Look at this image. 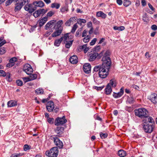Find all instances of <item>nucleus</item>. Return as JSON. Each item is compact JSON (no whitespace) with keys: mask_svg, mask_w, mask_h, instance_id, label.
Returning a JSON list of instances; mask_svg holds the SVG:
<instances>
[{"mask_svg":"<svg viewBox=\"0 0 157 157\" xmlns=\"http://www.w3.org/2000/svg\"><path fill=\"white\" fill-rule=\"evenodd\" d=\"M125 29V28L123 26H121L119 27V29L118 30L121 31Z\"/></svg>","mask_w":157,"mask_h":157,"instance_id":"obj_64","label":"nucleus"},{"mask_svg":"<svg viewBox=\"0 0 157 157\" xmlns=\"http://www.w3.org/2000/svg\"><path fill=\"white\" fill-rule=\"evenodd\" d=\"M7 105L9 107H13L17 105V102L14 100H10L8 102Z\"/></svg>","mask_w":157,"mask_h":157,"instance_id":"obj_27","label":"nucleus"},{"mask_svg":"<svg viewBox=\"0 0 157 157\" xmlns=\"http://www.w3.org/2000/svg\"><path fill=\"white\" fill-rule=\"evenodd\" d=\"M82 28H80L79 29L76 31L75 34V36L76 37H79L81 35V31L82 30Z\"/></svg>","mask_w":157,"mask_h":157,"instance_id":"obj_44","label":"nucleus"},{"mask_svg":"<svg viewBox=\"0 0 157 157\" xmlns=\"http://www.w3.org/2000/svg\"><path fill=\"white\" fill-rule=\"evenodd\" d=\"M28 0H16V1L17 3L16 4L14 9L15 11V12L19 11L22 8V6L28 2Z\"/></svg>","mask_w":157,"mask_h":157,"instance_id":"obj_4","label":"nucleus"},{"mask_svg":"<svg viewBox=\"0 0 157 157\" xmlns=\"http://www.w3.org/2000/svg\"><path fill=\"white\" fill-rule=\"evenodd\" d=\"M125 109L126 110L130 112L132 111V107H131L126 106L125 108Z\"/></svg>","mask_w":157,"mask_h":157,"instance_id":"obj_55","label":"nucleus"},{"mask_svg":"<svg viewBox=\"0 0 157 157\" xmlns=\"http://www.w3.org/2000/svg\"><path fill=\"white\" fill-rule=\"evenodd\" d=\"M67 122L65 116L62 117L56 118L55 121V125L56 126L61 125Z\"/></svg>","mask_w":157,"mask_h":157,"instance_id":"obj_8","label":"nucleus"},{"mask_svg":"<svg viewBox=\"0 0 157 157\" xmlns=\"http://www.w3.org/2000/svg\"><path fill=\"white\" fill-rule=\"evenodd\" d=\"M31 146H30V145H29L27 144H25L24 146V150L25 151H27L28 150H30L31 149Z\"/></svg>","mask_w":157,"mask_h":157,"instance_id":"obj_42","label":"nucleus"},{"mask_svg":"<svg viewBox=\"0 0 157 157\" xmlns=\"http://www.w3.org/2000/svg\"><path fill=\"white\" fill-rule=\"evenodd\" d=\"M100 136L101 137L102 139H105L108 136V134L107 133H103L101 132H100Z\"/></svg>","mask_w":157,"mask_h":157,"instance_id":"obj_41","label":"nucleus"},{"mask_svg":"<svg viewBox=\"0 0 157 157\" xmlns=\"http://www.w3.org/2000/svg\"><path fill=\"white\" fill-rule=\"evenodd\" d=\"M23 70L28 75L31 74L33 71V68L29 64H26L24 65Z\"/></svg>","mask_w":157,"mask_h":157,"instance_id":"obj_10","label":"nucleus"},{"mask_svg":"<svg viewBox=\"0 0 157 157\" xmlns=\"http://www.w3.org/2000/svg\"><path fill=\"white\" fill-rule=\"evenodd\" d=\"M58 148L56 147H52L46 152V155L49 157H56L58 155Z\"/></svg>","mask_w":157,"mask_h":157,"instance_id":"obj_3","label":"nucleus"},{"mask_svg":"<svg viewBox=\"0 0 157 157\" xmlns=\"http://www.w3.org/2000/svg\"><path fill=\"white\" fill-rule=\"evenodd\" d=\"M56 31L52 34L53 37H56L60 35L63 30V28H61L59 29H56Z\"/></svg>","mask_w":157,"mask_h":157,"instance_id":"obj_17","label":"nucleus"},{"mask_svg":"<svg viewBox=\"0 0 157 157\" xmlns=\"http://www.w3.org/2000/svg\"><path fill=\"white\" fill-rule=\"evenodd\" d=\"M109 52H106L102 58L101 65L96 66L94 68V71H99V77L101 78H106L109 74V71L111 64L110 57L108 56Z\"/></svg>","mask_w":157,"mask_h":157,"instance_id":"obj_1","label":"nucleus"},{"mask_svg":"<svg viewBox=\"0 0 157 157\" xmlns=\"http://www.w3.org/2000/svg\"><path fill=\"white\" fill-rule=\"evenodd\" d=\"M48 20L47 17H45L39 20V25L40 27H42L46 22Z\"/></svg>","mask_w":157,"mask_h":157,"instance_id":"obj_22","label":"nucleus"},{"mask_svg":"<svg viewBox=\"0 0 157 157\" xmlns=\"http://www.w3.org/2000/svg\"><path fill=\"white\" fill-rule=\"evenodd\" d=\"M97 40V39L96 38H94L91 41V42L90 43V45H94L95 44V43L96 41Z\"/></svg>","mask_w":157,"mask_h":157,"instance_id":"obj_52","label":"nucleus"},{"mask_svg":"<svg viewBox=\"0 0 157 157\" xmlns=\"http://www.w3.org/2000/svg\"><path fill=\"white\" fill-rule=\"evenodd\" d=\"M143 20L144 22H146V23H148V18L146 14H145L143 15Z\"/></svg>","mask_w":157,"mask_h":157,"instance_id":"obj_47","label":"nucleus"},{"mask_svg":"<svg viewBox=\"0 0 157 157\" xmlns=\"http://www.w3.org/2000/svg\"><path fill=\"white\" fill-rule=\"evenodd\" d=\"M38 10L39 11L40 14H44L48 11V9H46V10H45L44 9H42Z\"/></svg>","mask_w":157,"mask_h":157,"instance_id":"obj_43","label":"nucleus"},{"mask_svg":"<svg viewBox=\"0 0 157 157\" xmlns=\"http://www.w3.org/2000/svg\"><path fill=\"white\" fill-rule=\"evenodd\" d=\"M16 83L18 86H21L23 85L22 82L20 80H17L16 81Z\"/></svg>","mask_w":157,"mask_h":157,"instance_id":"obj_51","label":"nucleus"},{"mask_svg":"<svg viewBox=\"0 0 157 157\" xmlns=\"http://www.w3.org/2000/svg\"><path fill=\"white\" fill-rule=\"evenodd\" d=\"M50 139L53 140L55 145L59 148H62L63 146V144L62 142L57 137L53 136H51Z\"/></svg>","mask_w":157,"mask_h":157,"instance_id":"obj_5","label":"nucleus"},{"mask_svg":"<svg viewBox=\"0 0 157 157\" xmlns=\"http://www.w3.org/2000/svg\"><path fill=\"white\" fill-rule=\"evenodd\" d=\"M63 23V21L62 20H60L58 21L56 24L55 26L56 29H59L61 28H63L61 25Z\"/></svg>","mask_w":157,"mask_h":157,"instance_id":"obj_30","label":"nucleus"},{"mask_svg":"<svg viewBox=\"0 0 157 157\" xmlns=\"http://www.w3.org/2000/svg\"><path fill=\"white\" fill-rule=\"evenodd\" d=\"M116 2L117 4L119 6L121 5L123 2L122 0H116Z\"/></svg>","mask_w":157,"mask_h":157,"instance_id":"obj_56","label":"nucleus"},{"mask_svg":"<svg viewBox=\"0 0 157 157\" xmlns=\"http://www.w3.org/2000/svg\"><path fill=\"white\" fill-rule=\"evenodd\" d=\"M124 88L122 87L120 90V91L117 93H113V96L115 98H118L121 97L123 94Z\"/></svg>","mask_w":157,"mask_h":157,"instance_id":"obj_16","label":"nucleus"},{"mask_svg":"<svg viewBox=\"0 0 157 157\" xmlns=\"http://www.w3.org/2000/svg\"><path fill=\"white\" fill-rule=\"evenodd\" d=\"M87 27L88 28H93L92 23L91 22H88L87 24Z\"/></svg>","mask_w":157,"mask_h":157,"instance_id":"obj_59","label":"nucleus"},{"mask_svg":"<svg viewBox=\"0 0 157 157\" xmlns=\"http://www.w3.org/2000/svg\"><path fill=\"white\" fill-rule=\"evenodd\" d=\"M35 28L36 26H35L32 27L29 30L30 32L31 33L33 32V30H35Z\"/></svg>","mask_w":157,"mask_h":157,"instance_id":"obj_63","label":"nucleus"},{"mask_svg":"<svg viewBox=\"0 0 157 157\" xmlns=\"http://www.w3.org/2000/svg\"><path fill=\"white\" fill-rule=\"evenodd\" d=\"M68 6L67 4H65L62 6L60 9V11L63 13H66L68 11Z\"/></svg>","mask_w":157,"mask_h":157,"instance_id":"obj_23","label":"nucleus"},{"mask_svg":"<svg viewBox=\"0 0 157 157\" xmlns=\"http://www.w3.org/2000/svg\"><path fill=\"white\" fill-rule=\"evenodd\" d=\"M141 3L142 5L144 6H145L147 4V3L145 0H142Z\"/></svg>","mask_w":157,"mask_h":157,"instance_id":"obj_61","label":"nucleus"},{"mask_svg":"<svg viewBox=\"0 0 157 157\" xmlns=\"http://www.w3.org/2000/svg\"><path fill=\"white\" fill-rule=\"evenodd\" d=\"M54 131L57 134V136L60 137L64 133V128L62 126H58L54 129Z\"/></svg>","mask_w":157,"mask_h":157,"instance_id":"obj_9","label":"nucleus"},{"mask_svg":"<svg viewBox=\"0 0 157 157\" xmlns=\"http://www.w3.org/2000/svg\"><path fill=\"white\" fill-rule=\"evenodd\" d=\"M17 60V58L16 57H13L11 58L9 60V62L13 64L14 65L15 64V62H16Z\"/></svg>","mask_w":157,"mask_h":157,"instance_id":"obj_40","label":"nucleus"},{"mask_svg":"<svg viewBox=\"0 0 157 157\" xmlns=\"http://www.w3.org/2000/svg\"><path fill=\"white\" fill-rule=\"evenodd\" d=\"M6 76V73L3 70H0V76L5 77Z\"/></svg>","mask_w":157,"mask_h":157,"instance_id":"obj_48","label":"nucleus"},{"mask_svg":"<svg viewBox=\"0 0 157 157\" xmlns=\"http://www.w3.org/2000/svg\"><path fill=\"white\" fill-rule=\"evenodd\" d=\"M22 79L25 83L31 81L29 76L22 78Z\"/></svg>","mask_w":157,"mask_h":157,"instance_id":"obj_49","label":"nucleus"},{"mask_svg":"<svg viewBox=\"0 0 157 157\" xmlns=\"http://www.w3.org/2000/svg\"><path fill=\"white\" fill-rule=\"evenodd\" d=\"M75 19V17H71L65 23V25L67 26H70L71 25V23L73 22Z\"/></svg>","mask_w":157,"mask_h":157,"instance_id":"obj_29","label":"nucleus"},{"mask_svg":"<svg viewBox=\"0 0 157 157\" xmlns=\"http://www.w3.org/2000/svg\"><path fill=\"white\" fill-rule=\"evenodd\" d=\"M56 21L55 20H52L48 22L45 26V29L46 30H47L49 28L52 27L53 26V24Z\"/></svg>","mask_w":157,"mask_h":157,"instance_id":"obj_18","label":"nucleus"},{"mask_svg":"<svg viewBox=\"0 0 157 157\" xmlns=\"http://www.w3.org/2000/svg\"><path fill=\"white\" fill-rule=\"evenodd\" d=\"M98 53H91L89 55V60L90 61H92L94 60L98 56Z\"/></svg>","mask_w":157,"mask_h":157,"instance_id":"obj_21","label":"nucleus"},{"mask_svg":"<svg viewBox=\"0 0 157 157\" xmlns=\"http://www.w3.org/2000/svg\"><path fill=\"white\" fill-rule=\"evenodd\" d=\"M40 13L38 10L36 11L33 13V15L35 17H38L40 15Z\"/></svg>","mask_w":157,"mask_h":157,"instance_id":"obj_45","label":"nucleus"},{"mask_svg":"<svg viewBox=\"0 0 157 157\" xmlns=\"http://www.w3.org/2000/svg\"><path fill=\"white\" fill-rule=\"evenodd\" d=\"M151 29L154 30H157V26L155 25H153L151 26Z\"/></svg>","mask_w":157,"mask_h":157,"instance_id":"obj_57","label":"nucleus"},{"mask_svg":"<svg viewBox=\"0 0 157 157\" xmlns=\"http://www.w3.org/2000/svg\"><path fill=\"white\" fill-rule=\"evenodd\" d=\"M135 115L140 117H146L147 116L148 111L144 108H140L135 110Z\"/></svg>","mask_w":157,"mask_h":157,"instance_id":"obj_2","label":"nucleus"},{"mask_svg":"<svg viewBox=\"0 0 157 157\" xmlns=\"http://www.w3.org/2000/svg\"><path fill=\"white\" fill-rule=\"evenodd\" d=\"M6 43V41L5 40H2L0 42V47L4 45Z\"/></svg>","mask_w":157,"mask_h":157,"instance_id":"obj_58","label":"nucleus"},{"mask_svg":"<svg viewBox=\"0 0 157 157\" xmlns=\"http://www.w3.org/2000/svg\"><path fill=\"white\" fill-rule=\"evenodd\" d=\"M117 83L116 80L114 79H113L110 80L109 83L107 85H109V86L112 88H115L117 85Z\"/></svg>","mask_w":157,"mask_h":157,"instance_id":"obj_24","label":"nucleus"},{"mask_svg":"<svg viewBox=\"0 0 157 157\" xmlns=\"http://www.w3.org/2000/svg\"><path fill=\"white\" fill-rule=\"evenodd\" d=\"M54 14V12L52 11H50L47 14V17H51Z\"/></svg>","mask_w":157,"mask_h":157,"instance_id":"obj_53","label":"nucleus"},{"mask_svg":"<svg viewBox=\"0 0 157 157\" xmlns=\"http://www.w3.org/2000/svg\"><path fill=\"white\" fill-rule=\"evenodd\" d=\"M96 16L98 17H101L102 18L105 19L106 17V15L101 11H98L96 13Z\"/></svg>","mask_w":157,"mask_h":157,"instance_id":"obj_25","label":"nucleus"},{"mask_svg":"<svg viewBox=\"0 0 157 157\" xmlns=\"http://www.w3.org/2000/svg\"><path fill=\"white\" fill-rule=\"evenodd\" d=\"M87 34V31L86 30H84L82 34V37H83L86 36Z\"/></svg>","mask_w":157,"mask_h":157,"instance_id":"obj_62","label":"nucleus"},{"mask_svg":"<svg viewBox=\"0 0 157 157\" xmlns=\"http://www.w3.org/2000/svg\"><path fill=\"white\" fill-rule=\"evenodd\" d=\"M28 0V2L24 5L25 6L24 7V9L26 11H28L29 13H32L34 11V9L32 7V4H29L30 0Z\"/></svg>","mask_w":157,"mask_h":157,"instance_id":"obj_11","label":"nucleus"},{"mask_svg":"<svg viewBox=\"0 0 157 157\" xmlns=\"http://www.w3.org/2000/svg\"><path fill=\"white\" fill-rule=\"evenodd\" d=\"M87 44H85L82 46H79L77 50L79 52L83 51L85 53H86L89 50V48L87 47Z\"/></svg>","mask_w":157,"mask_h":157,"instance_id":"obj_13","label":"nucleus"},{"mask_svg":"<svg viewBox=\"0 0 157 157\" xmlns=\"http://www.w3.org/2000/svg\"><path fill=\"white\" fill-rule=\"evenodd\" d=\"M78 27V26L77 25V23L75 24L72 27L71 31V33H74L75 32V30L77 29V28Z\"/></svg>","mask_w":157,"mask_h":157,"instance_id":"obj_39","label":"nucleus"},{"mask_svg":"<svg viewBox=\"0 0 157 157\" xmlns=\"http://www.w3.org/2000/svg\"><path fill=\"white\" fill-rule=\"evenodd\" d=\"M123 5L126 7H127L131 4V2L128 0H124L123 1Z\"/></svg>","mask_w":157,"mask_h":157,"instance_id":"obj_34","label":"nucleus"},{"mask_svg":"<svg viewBox=\"0 0 157 157\" xmlns=\"http://www.w3.org/2000/svg\"><path fill=\"white\" fill-rule=\"evenodd\" d=\"M118 154L120 157H124L126 155L125 151L122 150H119L118 152Z\"/></svg>","mask_w":157,"mask_h":157,"instance_id":"obj_33","label":"nucleus"},{"mask_svg":"<svg viewBox=\"0 0 157 157\" xmlns=\"http://www.w3.org/2000/svg\"><path fill=\"white\" fill-rule=\"evenodd\" d=\"M60 6V4L58 3H52L51 5V7L52 8H56V9H58Z\"/></svg>","mask_w":157,"mask_h":157,"instance_id":"obj_35","label":"nucleus"},{"mask_svg":"<svg viewBox=\"0 0 157 157\" xmlns=\"http://www.w3.org/2000/svg\"><path fill=\"white\" fill-rule=\"evenodd\" d=\"M29 77L31 81L33 80L36 79L38 75H39L38 73L36 72V73L29 75Z\"/></svg>","mask_w":157,"mask_h":157,"instance_id":"obj_32","label":"nucleus"},{"mask_svg":"<svg viewBox=\"0 0 157 157\" xmlns=\"http://www.w3.org/2000/svg\"><path fill=\"white\" fill-rule=\"evenodd\" d=\"M89 38L90 37L88 36H86L83 39V41L85 43L88 42L89 40Z\"/></svg>","mask_w":157,"mask_h":157,"instance_id":"obj_50","label":"nucleus"},{"mask_svg":"<svg viewBox=\"0 0 157 157\" xmlns=\"http://www.w3.org/2000/svg\"><path fill=\"white\" fill-rule=\"evenodd\" d=\"M144 119L142 120L143 123H145L146 124H149L150 123H154V121L153 118L150 116H148L144 117Z\"/></svg>","mask_w":157,"mask_h":157,"instance_id":"obj_12","label":"nucleus"},{"mask_svg":"<svg viewBox=\"0 0 157 157\" xmlns=\"http://www.w3.org/2000/svg\"><path fill=\"white\" fill-rule=\"evenodd\" d=\"M46 108L48 111L49 112L54 111L55 112H56L58 110V109L57 108L54 109V103L52 101H50L48 102Z\"/></svg>","mask_w":157,"mask_h":157,"instance_id":"obj_7","label":"nucleus"},{"mask_svg":"<svg viewBox=\"0 0 157 157\" xmlns=\"http://www.w3.org/2000/svg\"><path fill=\"white\" fill-rule=\"evenodd\" d=\"M149 100L154 104L157 103V94L155 93L151 94L150 96Z\"/></svg>","mask_w":157,"mask_h":157,"instance_id":"obj_15","label":"nucleus"},{"mask_svg":"<svg viewBox=\"0 0 157 157\" xmlns=\"http://www.w3.org/2000/svg\"><path fill=\"white\" fill-rule=\"evenodd\" d=\"M91 68V66L89 63H86L83 66V70L86 73H89L90 72Z\"/></svg>","mask_w":157,"mask_h":157,"instance_id":"obj_14","label":"nucleus"},{"mask_svg":"<svg viewBox=\"0 0 157 157\" xmlns=\"http://www.w3.org/2000/svg\"><path fill=\"white\" fill-rule=\"evenodd\" d=\"M63 40V37H62L60 38L59 39H57L55 40L54 43V45L57 47L59 46L61 42Z\"/></svg>","mask_w":157,"mask_h":157,"instance_id":"obj_28","label":"nucleus"},{"mask_svg":"<svg viewBox=\"0 0 157 157\" xmlns=\"http://www.w3.org/2000/svg\"><path fill=\"white\" fill-rule=\"evenodd\" d=\"M86 22V20L84 19H78L77 20V24L82 25V23L84 24Z\"/></svg>","mask_w":157,"mask_h":157,"instance_id":"obj_36","label":"nucleus"},{"mask_svg":"<svg viewBox=\"0 0 157 157\" xmlns=\"http://www.w3.org/2000/svg\"><path fill=\"white\" fill-rule=\"evenodd\" d=\"M69 33H67L65 34L63 37V40L64 43H66V42H67L69 41H71L70 38L68 35Z\"/></svg>","mask_w":157,"mask_h":157,"instance_id":"obj_31","label":"nucleus"},{"mask_svg":"<svg viewBox=\"0 0 157 157\" xmlns=\"http://www.w3.org/2000/svg\"><path fill=\"white\" fill-rule=\"evenodd\" d=\"M33 4L36 6L40 7H42L44 6V3L41 1L34 2L33 3Z\"/></svg>","mask_w":157,"mask_h":157,"instance_id":"obj_19","label":"nucleus"},{"mask_svg":"<svg viewBox=\"0 0 157 157\" xmlns=\"http://www.w3.org/2000/svg\"><path fill=\"white\" fill-rule=\"evenodd\" d=\"M6 52V50L4 47H0V55L4 54Z\"/></svg>","mask_w":157,"mask_h":157,"instance_id":"obj_46","label":"nucleus"},{"mask_svg":"<svg viewBox=\"0 0 157 157\" xmlns=\"http://www.w3.org/2000/svg\"><path fill=\"white\" fill-rule=\"evenodd\" d=\"M69 61L72 64H76L78 62V58L76 56L74 55L70 58Z\"/></svg>","mask_w":157,"mask_h":157,"instance_id":"obj_20","label":"nucleus"},{"mask_svg":"<svg viewBox=\"0 0 157 157\" xmlns=\"http://www.w3.org/2000/svg\"><path fill=\"white\" fill-rule=\"evenodd\" d=\"M142 124L143 126V129L145 132L150 133L152 132L154 128L153 124H151L142 123Z\"/></svg>","mask_w":157,"mask_h":157,"instance_id":"obj_6","label":"nucleus"},{"mask_svg":"<svg viewBox=\"0 0 157 157\" xmlns=\"http://www.w3.org/2000/svg\"><path fill=\"white\" fill-rule=\"evenodd\" d=\"M54 119L53 118H48V121L50 124H52L53 123Z\"/></svg>","mask_w":157,"mask_h":157,"instance_id":"obj_54","label":"nucleus"},{"mask_svg":"<svg viewBox=\"0 0 157 157\" xmlns=\"http://www.w3.org/2000/svg\"><path fill=\"white\" fill-rule=\"evenodd\" d=\"M93 21L94 23H96L98 24L99 22L97 20V19L95 18H93Z\"/></svg>","mask_w":157,"mask_h":157,"instance_id":"obj_60","label":"nucleus"},{"mask_svg":"<svg viewBox=\"0 0 157 157\" xmlns=\"http://www.w3.org/2000/svg\"><path fill=\"white\" fill-rule=\"evenodd\" d=\"M112 91V89L111 86L109 85H107L105 89V92L106 94L109 95L111 94Z\"/></svg>","mask_w":157,"mask_h":157,"instance_id":"obj_26","label":"nucleus"},{"mask_svg":"<svg viewBox=\"0 0 157 157\" xmlns=\"http://www.w3.org/2000/svg\"><path fill=\"white\" fill-rule=\"evenodd\" d=\"M35 92L37 94H43L44 91L42 89L38 88L36 89Z\"/></svg>","mask_w":157,"mask_h":157,"instance_id":"obj_38","label":"nucleus"},{"mask_svg":"<svg viewBox=\"0 0 157 157\" xmlns=\"http://www.w3.org/2000/svg\"><path fill=\"white\" fill-rule=\"evenodd\" d=\"M73 42V40H71V41H69L67 42H66L65 44V47L67 48H69L71 46L72 43Z\"/></svg>","mask_w":157,"mask_h":157,"instance_id":"obj_37","label":"nucleus"}]
</instances>
